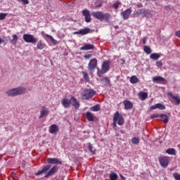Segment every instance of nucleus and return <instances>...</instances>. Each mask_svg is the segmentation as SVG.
<instances>
[{"label": "nucleus", "mask_w": 180, "mask_h": 180, "mask_svg": "<svg viewBox=\"0 0 180 180\" xmlns=\"http://www.w3.org/2000/svg\"><path fill=\"white\" fill-rule=\"evenodd\" d=\"M148 93L144 91H140L138 93V96L139 97L140 100L143 101L148 98Z\"/></svg>", "instance_id": "5701e85b"}, {"label": "nucleus", "mask_w": 180, "mask_h": 180, "mask_svg": "<svg viewBox=\"0 0 180 180\" xmlns=\"http://www.w3.org/2000/svg\"><path fill=\"white\" fill-rule=\"evenodd\" d=\"M168 96L174 100L175 104L176 105H180V96L179 95H174L172 91H170L168 93Z\"/></svg>", "instance_id": "ddd939ff"}, {"label": "nucleus", "mask_w": 180, "mask_h": 180, "mask_svg": "<svg viewBox=\"0 0 180 180\" xmlns=\"http://www.w3.org/2000/svg\"><path fill=\"white\" fill-rule=\"evenodd\" d=\"M118 176L115 173H111L110 174V180H117Z\"/></svg>", "instance_id": "58836bf2"}, {"label": "nucleus", "mask_w": 180, "mask_h": 180, "mask_svg": "<svg viewBox=\"0 0 180 180\" xmlns=\"http://www.w3.org/2000/svg\"><path fill=\"white\" fill-rule=\"evenodd\" d=\"M25 94H26V88L23 87L15 88L6 91L8 96H16Z\"/></svg>", "instance_id": "f03ea898"}, {"label": "nucleus", "mask_w": 180, "mask_h": 180, "mask_svg": "<svg viewBox=\"0 0 180 180\" xmlns=\"http://www.w3.org/2000/svg\"><path fill=\"white\" fill-rule=\"evenodd\" d=\"M91 110L93 112H98L100 110V105L98 104L91 107Z\"/></svg>", "instance_id": "e433bc0d"}, {"label": "nucleus", "mask_w": 180, "mask_h": 180, "mask_svg": "<svg viewBox=\"0 0 180 180\" xmlns=\"http://www.w3.org/2000/svg\"><path fill=\"white\" fill-rule=\"evenodd\" d=\"M131 13V8H127V10H125L124 11H122L121 13V15L123 18L124 20H127L129 18V16Z\"/></svg>", "instance_id": "9b49d317"}, {"label": "nucleus", "mask_w": 180, "mask_h": 180, "mask_svg": "<svg viewBox=\"0 0 180 180\" xmlns=\"http://www.w3.org/2000/svg\"><path fill=\"white\" fill-rule=\"evenodd\" d=\"M131 142L133 144H139V138H136V136H135V138H132Z\"/></svg>", "instance_id": "37998d69"}, {"label": "nucleus", "mask_w": 180, "mask_h": 180, "mask_svg": "<svg viewBox=\"0 0 180 180\" xmlns=\"http://www.w3.org/2000/svg\"><path fill=\"white\" fill-rule=\"evenodd\" d=\"M122 180H126V178L124 176H122L121 178Z\"/></svg>", "instance_id": "6e6d98bb"}, {"label": "nucleus", "mask_w": 180, "mask_h": 180, "mask_svg": "<svg viewBox=\"0 0 180 180\" xmlns=\"http://www.w3.org/2000/svg\"><path fill=\"white\" fill-rule=\"evenodd\" d=\"M97 67V59L92 58L90 60V62L88 64V69L89 70V73L93 75L94 71Z\"/></svg>", "instance_id": "0eeeda50"}, {"label": "nucleus", "mask_w": 180, "mask_h": 180, "mask_svg": "<svg viewBox=\"0 0 180 180\" xmlns=\"http://www.w3.org/2000/svg\"><path fill=\"white\" fill-rule=\"evenodd\" d=\"M51 166L50 165H45L43 167L42 169L36 173L35 175L39 176L42 174H46L44 177L48 178L51 175L54 174L58 170V167L57 166H54L51 169Z\"/></svg>", "instance_id": "f257e3e1"}, {"label": "nucleus", "mask_w": 180, "mask_h": 180, "mask_svg": "<svg viewBox=\"0 0 180 180\" xmlns=\"http://www.w3.org/2000/svg\"><path fill=\"white\" fill-rule=\"evenodd\" d=\"M92 57V54H86V55H84V58H85V59H89V58H91Z\"/></svg>", "instance_id": "09e8293b"}, {"label": "nucleus", "mask_w": 180, "mask_h": 180, "mask_svg": "<svg viewBox=\"0 0 180 180\" xmlns=\"http://www.w3.org/2000/svg\"><path fill=\"white\" fill-rule=\"evenodd\" d=\"M87 145H88L89 150L92 153V155H95L96 152H95V150H93L94 148H93L91 143H90V142H89V143H87Z\"/></svg>", "instance_id": "4c0bfd02"}, {"label": "nucleus", "mask_w": 180, "mask_h": 180, "mask_svg": "<svg viewBox=\"0 0 180 180\" xmlns=\"http://www.w3.org/2000/svg\"><path fill=\"white\" fill-rule=\"evenodd\" d=\"M166 153L171 155H176V152L175 149H174V148H169V149H167L166 150Z\"/></svg>", "instance_id": "7c9ffc66"}, {"label": "nucleus", "mask_w": 180, "mask_h": 180, "mask_svg": "<svg viewBox=\"0 0 180 180\" xmlns=\"http://www.w3.org/2000/svg\"><path fill=\"white\" fill-rule=\"evenodd\" d=\"M18 35L17 34H13V39L11 40V43L13 45H16L18 44Z\"/></svg>", "instance_id": "2f4dec72"}, {"label": "nucleus", "mask_w": 180, "mask_h": 180, "mask_svg": "<svg viewBox=\"0 0 180 180\" xmlns=\"http://www.w3.org/2000/svg\"><path fill=\"white\" fill-rule=\"evenodd\" d=\"M46 161L49 164L51 165H62V162L58 160V159H56L55 158H48Z\"/></svg>", "instance_id": "4468645a"}, {"label": "nucleus", "mask_w": 180, "mask_h": 180, "mask_svg": "<svg viewBox=\"0 0 180 180\" xmlns=\"http://www.w3.org/2000/svg\"><path fill=\"white\" fill-rule=\"evenodd\" d=\"M163 65L162 60H158L156 62V66L158 68H162Z\"/></svg>", "instance_id": "49530a36"}, {"label": "nucleus", "mask_w": 180, "mask_h": 180, "mask_svg": "<svg viewBox=\"0 0 180 180\" xmlns=\"http://www.w3.org/2000/svg\"><path fill=\"white\" fill-rule=\"evenodd\" d=\"M91 15L94 18H96V19H97V20H98L100 21H103V15H104V14H103V13L102 11H94V12H92Z\"/></svg>", "instance_id": "6e6552de"}, {"label": "nucleus", "mask_w": 180, "mask_h": 180, "mask_svg": "<svg viewBox=\"0 0 180 180\" xmlns=\"http://www.w3.org/2000/svg\"><path fill=\"white\" fill-rule=\"evenodd\" d=\"M70 104L77 110L79 109L80 106V103L77 101V98L73 96H71Z\"/></svg>", "instance_id": "f8f14e48"}, {"label": "nucleus", "mask_w": 180, "mask_h": 180, "mask_svg": "<svg viewBox=\"0 0 180 180\" xmlns=\"http://www.w3.org/2000/svg\"><path fill=\"white\" fill-rule=\"evenodd\" d=\"M142 15H143V18H152V15H153L149 9H144V8H142Z\"/></svg>", "instance_id": "412c9836"}, {"label": "nucleus", "mask_w": 180, "mask_h": 180, "mask_svg": "<svg viewBox=\"0 0 180 180\" xmlns=\"http://www.w3.org/2000/svg\"><path fill=\"white\" fill-rule=\"evenodd\" d=\"M146 1H150L151 0H145ZM153 1H155V0H152Z\"/></svg>", "instance_id": "4d7b16f0"}, {"label": "nucleus", "mask_w": 180, "mask_h": 180, "mask_svg": "<svg viewBox=\"0 0 180 180\" xmlns=\"http://www.w3.org/2000/svg\"><path fill=\"white\" fill-rule=\"evenodd\" d=\"M109 65H110V61L109 60L103 61V63H102L101 72L102 74L106 73L109 70Z\"/></svg>", "instance_id": "1a4fd4ad"}, {"label": "nucleus", "mask_w": 180, "mask_h": 180, "mask_svg": "<svg viewBox=\"0 0 180 180\" xmlns=\"http://www.w3.org/2000/svg\"><path fill=\"white\" fill-rule=\"evenodd\" d=\"M125 110H131L133 108V103L129 100H124L123 101Z\"/></svg>", "instance_id": "4be33fe9"}, {"label": "nucleus", "mask_w": 180, "mask_h": 180, "mask_svg": "<svg viewBox=\"0 0 180 180\" xmlns=\"http://www.w3.org/2000/svg\"><path fill=\"white\" fill-rule=\"evenodd\" d=\"M86 117L89 122H94V117L92 112H91L90 111H87L86 112Z\"/></svg>", "instance_id": "bb28decb"}, {"label": "nucleus", "mask_w": 180, "mask_h": 180, "mask_svg": "<svg viewBox=\"0 0 180 180\" xmlns=\"http://www.w3.org/2000/svg\"><path fill=\"white\" fill-rule=\"evenodd\" d=\"M173 177L175 180H180V174L177 172L173 174Z\"/></svg>", "instance_id": "c03bdc74"}, {"label": "nucleus", "mask_w": 180, "mask_h": 180, "mask_svg": "<svg viewBox=\"0 0 180 180\" xmlns=\"http://www.w3.org/2000/svg\"><path fill=\"white\" fill-rule=\"evenodd\" d=\"M89 32H90L89 28H84V29L79 30V31L75 32L74 34L86 35V34H89Z\"/></svg>", "instance_id": "6ab92c4d"}, {"label": "nucleus", "mask_w": 180, "mask_h": 180, "mask_svg": "<svg viewBox=\"0 0 180 180\" xmlns=\"http://www.w3.org/2000/svg\"><path fill=\"white\" fill-rule=\"evenodd\" d=\"M150 58L153 60H158L160 58V54L158 53H153L150 54Z\"/></svg>", "instance_id": "cd10ccee"}, {"label": "nucleus", "mask_w": 180, "mask_h": 180, "mask_svg": "<svg viewBox=\"0 0 180 180\" xmlns=\"http://www.w3.org/2000/svg\"><path fill=\"white\" fill-rule=\"evenodd\" d=\"M143 51L148 55H149L152 53V49H150V47L149 46H147V45L143 46Z\"/></svg>", "instance_id": "473e14b6"}, {"label": "nucleus", "mask_w": 180, "mask_h": 180, "mask_svg": "<svg viewBox=\"0 0 180 180\" xmlns=\"http://www.w3.org/2000/svg\"><path fill=\"white\" fill-rule=\"evenodd\" d=\"M166 107L164 104H162L160 103H156L155 105H153L150 106V110H155V109H159L160 110H165Z\"/></svg>", "instance_id": "2eb2a0df"}, {"label": "nucleus", "mask_w": 180, "mask_h": 180, "mask_svg": "<svg viewBox=\"0 0 180 180\" xmlns=\"http://www.w3.org/2000/svg\"><path fill=\"white\" fill-rule=\"evenodd\" d=\"M22 39L24 41H25L27 44H36L37 43V38L34 37V35L31 34H24L22 35Z\"/></svg>", "instance_id": "39448f33"}, {"label": "nucleus", "mask_w": 180, "mask_h": 180, "mask_svg": "<svg viewBox=\"0 0 180 180\" xmlns=\"http://www.w3.org/2000/svg\"><path fill=\"white\" fill-rule=\"evenodd\" d=\"M111 18V15L108 13L103 14V20H105L106 22H109Z\"/></svg>", "instance_id": "72a5a7b5"}, {"label": "nucleus", "mask_w": 180, "mask_h": 180, "mask_svg": "<svg viewBox=\"0 0 180 180\" xmlns=\"http://www.w3.org/2000/svg\"><path fill=\"white\" fill-rule=\"evenodd\" d=\"M8 16V13H0V20H4Z\"/></svg>", "instance_id": "79ce46f5"}, {"label": "nucleus", "mask_w": 180, "mask_h": 180, "mask_svg": "<svg viewBox=\"0 0 180 180\" xmlns=\"http://www.w3.org/2000/svg\"><path fill=\"white\" fill-rule=\"evenodd\" d=\"M18 2H22L24 5H29V0H18Z\"/></svg>", "instance_id": "de8ad7c7"}, {"label": "nucleus", "mask_w": 180, "mask_h": 180, "mask_svg": "<svg viewBox=\"0 0 180 180\" xmlns=\"http://www.w3.org/2000/svg\"><path fill=\"white\" fill-rule=\"evenodd\" d=\"M120 176L121 177V179H122V176H123L121 174H120Z\"/></svg>", "instance_id": "bf43d9fd"}, {"label": "nucleus", "mask_w": 180, "mask_h": 180, "mask_svg": "<svg viewBox=\"0 0 180 180\" xmlns=\"http://www.w3.org/2000/svg\"><path fill=\"white\" fill-rule=\"evenodd\" d=\"M49 113V108H46L45 106H42L40 110V115L39 117V119L44 117V116H47Z\"/></svg>", "instance_id": "dca6fc26"}, {"label": "nucleus", "mask_w": 180, "mask_h": 180, "mask_svg": "<svg viewBox=\"0 0 180 180\" xmlns=\"http://www.w3.org/2000/svg\"><path fill=\"white\" fill-rule=\"evenodd\" d=\"M82 13L84 16L86 22L87 23L90 22L91 20L90 11L87 9H84V10H82Z\"/></svg>", "instance_id": "9d476101"}, {"label": "nucleus", "mask_w": 180, "mask_h": 180, "mask_svg": "<svg viewBox=\"0 0 180 180\" xmlns=\"http://www.w3.org/2000/svg\"><path fill=\"white\" fill-rule=\"evenodd\" d=\"M46 46V44L43 43L42 40H39L37 43V49L39 50H42V49H45Z\"/></svg>", "instance_id": "393cba45"}, {"label": "nucleus", "mask_w": 180, "mask_h": 180, "mask_svg": "<svg viewBox=\"0 0 180 180\" xmlns=\"http://www.w3.org/2000/svg\"><path fill=\"white\" fill-rule=\"evenodd\" d=\"M175 35L180 39V30L175 32Z\"/></svg>", "instance_id": "8fccbe9b"}, {"label": "nucleus", "mask_w": 180, "mask_h": 180, "mask_svg": "<svg viewBox=\"0 0 180 180\" xmlns=\"http://www.w3.org/2000/svg\"><path fill=\"white\" fill-rule=\"evenodd\" d=\"M96 94V91L93 89H86L82 91V96L83 100H89Z\"/></svg>", "instance_id": "20e7f679"}, {"label": "nucleus", "mask_w": 180, "mask_h": 180, "mask_svg": "<svg viewBox=\"0 0 180 180\" xmlns=\"http://www.w3.org/2000/svg\"><path fill=\"white\" fill-rule=\"evenodd\" d=\"M101 7H102V2H101L98 4L96 5V8H101Z\"/></svg>", "instance_id": "3c124183"}, {"label": "nucleus", "mask_w": 180, "mask_h": 180, "mask_svg": "<svg viewBox=\"0 0 180 180\" xmlns=\"http://www.w3.org/2000/svg\"><path fill=\"white\" fill-rule=\"evenodd\" d=\"M82 75H83L84 79L87 82H89L90 81V79H89V77L88 74L86 73V72L82 71Z\"/></svg>", "instance_id": "ea45409f"}, {"label": "nucleus", "mask_w": 180, "mask_h": 180, "mask_svg": "<svg viewBox=\"0 0 180 180\" xmlns=\"http://www.w3.org/2000/svg\"><path fill=\"white\" fill-rule=\"evenodd\" d=\"M45 37L49 39L54 45H56L57 44V41L56 39H53V37L48 34H45Z\"/></svg>", "instance_id": "f704fd0d"}, {"label": "nucleus", "mask_w": 180, "mask_h": 180, "mask_svg": "<svg viewBox=\"0 0 180 180\" xmlns=\"http://www.w3.org/2000/svg\"><path fill=\"white\" fill-rule=\"evenodd\" d=\"M95 46L91 44H85L80 48V51H89V50H94Z\"/></svg>", "instance_id": "a211bd4d"}, {"label": "nucleus", "mask_w": 180, "mask_h": 180, "mask_svg": "<svg viewBox=\"0 0 180 180\" xmlns=\"http://www.w3.org/2000/svg\"><path fill=\"white\" fill-rule=\"evenodd\" d=\"M160 117L162 119V121L165 123V124H167L169 122V117L167 115H166V114H160Z\"/></svg>", "instance_id": "c85d7f7f"}, {"label": "nucleus", "mask_w": 180, "mask_h": 180, "mask_svg": "<svg viewBox=\"0 0 180 180\" xmlns=\"http://www.w3.org/2000/svg\"><path fill=\"white\" fill-rule=\"evenodd\" d=\"M101 81L105 86H108L110 84V80L108 77H104L101 78Z\"/></svg>", "instance_id": "a878e982"}, {"label": "nucleus", "mask_w": 180, "mask_h": 180, "mask_svg": "<svg viewBox=\"0 0 180 180\" xmlns=\"http://www.w3.org/2000/svg\"><path fill=\"white\" fill-rule=\"evenodd\" d=\"M158 161L163 168H167L169 164V158L168 156H160L158 158Z\"/></svg>", "instance_id": "423d86ee"}, {"label": "nucleus", "mask_w": 180, "mask_h": 180, "mask_svg": "<svg viewBox=\"0 0 180 180\" xmlns=\"http://www.w3.org/2000/svg\"><path fill=\"white\" fill-rule=\"evenodd\" d=\"M153 82L155 83L164 82L165 79L162 76H155L153 77Z\"/></svg>", "instance_id": "b1692460"}, {"label": "nucleus", "mask_w": 180, "mask_h": 180, "mask_svg": "<svg viewBox=\"0 0 180 180\" xmlns=\"http://www.w3.org/2000/svg\"><path fill=\"white\" fill-rule=\"evenodd\" d=\"M120 5H121V2L119 1H115V2L112 4V6H113V8H114L115 10H117V9H118L119 6H120Z\"/></svg>", "instance_id": "a19ab883"}, {"label": "nucleus", "mask_w": 180, "mask_h": 180, "mask_svg": "<svg viewBox=\"0 0 180 180\" xmlns=\"http://www.w3.org/2000/svg\"><path fill=\"white\" fill-rule=\"evenodd\" d=\"M137 7H138L139 8H141L143 7V4H139L137 5Z\"/></svg>", "instance_id": "864d4df0"}, {"label": "nucleus", "mask_w": 180, "mask_h": 180, "mask_svg": "<svg viewBox=\"0 0 180 180\" xmlns=\"http://www.w3.org/2000/svg\"><path fill=\"white\" fill-rule=\"evenodd\" d=\"M143 10L142 9H140L139 11H135L134 13V18H139L140 15H143Z\"/></svg>", "instance_id": "c9c22d12"}, {"label": "nucleus", "mask_w": 180, "mask_h": 180, "mask_svg": "<svg viewBox=\"0 0 180 180\" xmlns=\"http://www.w3.org/2000/svg\"><path fill=\"white\" fill-rule=\"evenodd\" d=\"M117 124L120 126H122L124 124L123 115L119 111H116L114 114L112 127H116Z\"/></svg>", "instance_id": "7ed1b4c3"}, {"label": "nucleus", "mask_w": 180, "mask_h": 180, "mask_svg": "<svg viewBox=\"0 0 180 180\" xmlns=\"http://www.w3.org/2000/svg\"><path fill=\"white\" fill-rule=\"evenodd\" d=\"M160 117V115L158 113H154L152 115H150V119H155V118H158Z\"/></svg>", "instance_id": "a18cd8bd"}, {"label": "nucleus", "mask_w": 180, "mask_h": 180, "mask_svg": "<svg viewBox=\"0 0 180 180\" xmlns=\"http://www.w3.org/2000/svg\"><path fill=\"white\" fill-rule=\"evenodd\" d=\"M146 42H147V38H146V37H143V44H146Z\"/></svg>", "instance_id": "603ef678"}, {"label": "nucleus", "mask_w": 180, "mask_h": 180, "mask_svg": "<svg viewBox=\"0 0 180 180\" xmlns=\"http://www.w3.org/2000/svg\"><path fill=\"white\" fill-rule=\"evenodd\" d=\"M49 133L51 134H56L59 131V127L56 124H53L49 127Z\"/></svg>", "instance_id": "f3484780"}, {"label": "nucleus", "mask_w": 180, "mask_h": 180, "mask_svg": "<svg viewBox=\"0 0 180 180\" xmlns=\"http://www.w3.org/2000/svg\"><path fill=\"white\" fill-rule=\"evenodd\" d=\"M97 75H98V77H101L99 72H97Z\"/></svg>", "instance_id": "5fc2aeb1"}, {"label": "nucleus", "mask_w": 180, "mask_h": 180, "mask_svg": "<svg viewBox=\"0 0 180 180\" xmlns=\"http://www.w3.org/2000/svg\"><path fill=\"white\" fill-rule=\"evenodd\" d=\"M2 44V39L0 38V44Z\"/></svg>", "instance_id": "13d9d810"}, {"label": "nucleus", "mask_w": 180, "mask_h": 180, "mask_svg": "<svg viewBox=\"0 0 180 180\" xmlns=\"http://www.w3.org/2000/svg\"><path fill=\"white\" fill-rule=\"evenodd\" d=\"M61 103L65 108H68L70 107V99L69 100L68 98H63L61 100Z\"/></svg>", "instance_id": "aec40b11"}, {"label": "nucleus", "mask_w": 180, "mask_h": 180, "mask_svg": "<svg viewBox=\"0 0 180 180\" xmlns=\"http://www.w3.org/2000/svg\"><path fill=\"white\" fill-rule=\"evenodd\" d=\"M139 82V79L136 75H132L130 77V82L133 84H137Z\"/></svg>", "instance_id": "c756f323"}]
</instances>
